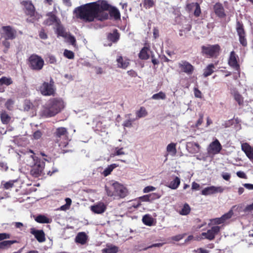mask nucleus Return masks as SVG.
Here are the masks:
<instances>
[{
	"label": "nucleus",
	"mask_w": 253,
	"mask_h": 253,
	"mask_svg": "<svg viewBox=\"0 0 253 253\" xmlns=\"http://www.w3.org/2000/svg\"><path fill=\"white\" fill-rule=\"evenodd\" d=\"M74 12L77 18L85 22H90L95 19L102 20L106 19L108 15L106 14L102 18L99 17L100 6L96 2L87 3L76 7Z\"/></svg>",
	"instance_id": "obj_1"
},
{
	"label": "nucleus",
	"mask_w": 253,
	"mask_h": 253,
	"mask_svg": "<svg viewBox=\"0 0 253 253\" xmlns=\"http://www.w3.org/2000/svg\"><path fill=\"white\" fill-rule=\"evenodd\" d=\"M64 107V102L62 99L58 98H51L43 105L41 111V115L45 118L54 117L60 113Z\"/></svg>",
	"instance_id": "obj_2"
},
{
	"label": "nucleus",
	"mask_w": 253,
	"mask_h": 253,
	"mask_svg": "<svg viewBox=\"0 0 253 253\" xmlns=\"http://www.w3.org/2000/svg\"><path fill=\"white\" fill-rule=\"evenodd\" d=\"M31 157L34 162L30 171L31 174L35 177H38L42 173L45 166L44 162L42 160H39L34 155H31Z\"/></svg>",
	"instance_id": "obj_3"
},
{
	"label": "nucleus",
	"mask_w": 253,
	"mask_h": 253,
	"mask_svg": "<svg viewBox=\"0 0 253 253\" xmlns=\"http://www.w3.org/2000/svg\"><path fill=\"white\" fill-rule=\"evenodd\" d=\"M220 49L218 44L203 45L202 46V52L209 57H216L218 55Z\"/></svg>",
	"instance_id": "obj_4"
},
{
	"label": "nucleus",
	"mask_w": 253,
	"mask_h": 253,
	"mask_svg": "<svg viewBox=\"0 0 253 253\" xmlns=\"http://www.w3.org/2000/svg\"><path fill=\"white\" fill-rule=\"evenodd\" d=\"M30 67L35 70H40L42 69L43 64V60L37 55H32L29 58Z\"/></svg>",
	"instance_id": "obj_5"
},
{
	"label": "nucleus",
	"mask_w": 253,
	"mask_h": 253,
	"mask_svg": "<svg viewBox=\"0 0 253 253\" xmlns=\"http://www.w3.org/2000/svg\"><path fill=\"white\" fill-rule=\"evenodd\" d=\"M54 82L51 80L50 83L44 82L41 85L40 90L41 93L44 96L54 95L55 93V88L54 86Z\"/></svg>",
	"instance_id": "obj_6"
},
{
	"label": "nucleus",
	"mask_w": 253,
	"mask_h": 253,
	"mask_svg": "<svg viewBox=\"0 0 253 253\" xmlns=\"http://www.w3.org/2000/svg\"><path fill=\"white\" fill-rule=\"evenodd\" d=\"M1 36L5 40H13L17 36V31L10 26H3L1 28Z\"/></svg>",
	"instance_id": "obj_7"
},
{
	"label": "nucleus",
	"mask_w": 253,
	"mask_h": 253,
	"mask_svg": "<svg viewBox=\"0 0 253 253\" xmlns=\"http://www.w3.org/2000/svg\"><path fill=\"white\" fill-rule=\"evenodd\" d=\"M236 30L239 36L240 43L244 46L247 45L246 38V33L242 23L237 20L236 25Z\"/></svg>",
	"instance_id": "obj_8"
},
{
	"label": "nucleus",
	"mask_w": 253,
	"mask_h": 253,
	"mask_svg": "<svg viewBox=\"0 0 253 253\" xmlns=\"http://www.w3.org/2000/svg\"><path fill=\"white\" fill-rule=\"evenodd\" d=\"M112 187L115 191V197L124 198L127 194V190L123 185L116 182L112 184Z\"/></svg>",
	"instance_id": "obj_9"
},
{
	"label": "nucleus",
	"mask_w": 253,
	"mask_h": 253,
	"mask_svg": "<svg viewBox=\"0 0 253 253\" xmlns=\"http://www.w3.org/2000/svg\"><path fill=\"white\" fill-rule=\"evenodd\" d=\"M220 229V227L218 226H213L211 229L207 231V232H203L202 236L204 237L205 238L209 240H213L215 236L218 234Z\"/></svg>",
	"instance_id": "obj_10"
},
{
	"label": "nucleus",
	"mask_w": 253,
	"mask_h": 253,
	"mask_svg": "<svg viewBox=\"0 0 253 253\" xmlns=\"http://www.w3.org/2000/svg\"><path fill=\"white\" fill-rule=\"evenodd\" d=\"M239 57L236 54L234 51L230 52L228 60L229 65L237 71L239 69V64H238Z\"/></svg>",
	"instance_id": "obj_11"
},
{
	"label": "nucleus",
	"mask_w": 253,
	"mask_h": 253,
	"mask_svg": "<svg viewBox=\"0 0 253 253\" xmlns=\"http://www.w3.org/2000/svg\"><path fill=\"white\" fill-rule=\"evenodd\" d=\"M179 67L181 71L187 75H191L194 71V67L189 62L185 61H181L179 63Z\"/></svg>",
	"instance_id": "obj_12"
},
{
	"label": "nucleus",
	"mask_w": 253,
	"mask_h": 253,
	"mask_svg": "<svg viewBox=\"0 0 253 253\" xmlns=\"http://www.w3.org/2000/svg\"><path fill=\"white\" fill-rule=\"evenodd\" d=\"M67 131L65 127H59L56 129L55 133L56 141L58 142L61 139H66L67 137Z\"/></svg>",
	"instance_id": "obj_13"
},
{
	"label": "nucleus",
	"mask_w": 253,
	"mask_h": 253,
	"mask_svg": "<svg viewBox=\"0 0 253 253\" xmlns=\"http://www.w3.org/2000/svg\"><path fill=\"white\" fill-rule=\"evenodd\" d=\"M221 149V145L217 139L211 142L209 148V152L212 154L218 153Z\"/></svg>",
	"instance_id": "obj_14"
},
{
	"label": "nucleus",
	"mask_w": 253,
	"mask_h": 253,
	"mask_svg": "<svg viewBox=\"0 0 253 253\" xmlns=\"http://www.w3.org/2000/svg\"><path fill=\"white\" fill-rule=\"evenodd\" d=\"M47 15L48 18L44 21L45 25L49 26L53 24L59 25L60 23V20L53 13L50 12Z\"/></svg>",
	"instance_id": "obj_15"
},
{
	"label": "nucleus",
	"mask_w": 253,
	"mask_h": 253,
	"mask_svg": "<svg viewBox=\"0 0 253 253\" xmlns=\"http://www.w3.org/2000/svg\"><path fill=\"white\" fill-rule=\"evenodd\" d=\"M186 149L191 154H196L199 152L200 146L194 142H189L186 144Z\"/></svg>",
	"instance_id": "obj_16"
},
{
	"label": "nucleus",
	"mask_w": 253,
	"mask_h": 253,
	"mask_svg": "<svg viewBox=\"0 0 253 253\" xmlns=\"http://www.w3.org/2000/svg\"><path fill=\"white\" fill-rule=\"evenodd\" d=\"M241 148L250 160H253V147L247 143H245L242 144Z\"/></svg>",
	"instance_id": "obj_17"
},
{
	"label": "nucleus",
	"mask_w": 253,
	"mask_h": 253,
	"mask_svg": "<svg viewBox=\"0 0 253 253\" xmlns=\"http://www.w3.org/2000/svg\"><path fill=\"white\" fill-rule=\"evenodd\" d=\"M187 8L189 11L194 10V14L195 16L198 17L201 14V8L199 4L197 2H192L187 4Z\"/></svg>",
	"instance_id": "obj_18"
},
{
	"label": "nucleus",
	"mask_w": 253,
	"mask_h": 253,
	"mask_svg": "<svg viewBox=\"0 0 253 253\" xmlns=\"http://www.w3.org/2000/svg\"><path fill=\"white\" fill-rule=\"evenodd\" d=\"M30 232L35 236L39 242H43L45 241V235L42 230H38L33 228L31 229Z\"/></svg>",
	"instance_id": "obj_19"
},
{
	"label": "nucleus",
	"mask_w": 253,
	"mask_h": 253,
	"mask_svg": "<svg viewBox=\"0 0 253 253\" xmlns=\"http://www.w3.org/2000/svg\"><path fill=\"white\" fill-rule=\"evenodd\" d=\"M214 11L216 15L220 18H223L226 16L224 9L222 4L216 3L213 7Z\"/></svg>",
	"instance_id": "obj_20"
},
{
	"label": "nucleus",
	"mask_w": 253,
	"mask_h": 253,
	"mask_svg": "<svg viewBox=\"0 0 253 253\" xmlns=\"http://www.w3.org/2000/svg\"><path fill=\"white\" fill-rule=\"evenodd\" d=\"M106 206L103 203H99L91 207V210L96 213L100 214L105 211Z\"/></svg>",
	"instance_id": "obj_21"
},
{
	"label": "nucleus",
	"mask_w": 253,
	"mask_h": 253,
	"mask_svg": "<svg viewBox=\"0 0 253 253\" xmlns=\"http://www.w3.org/2000/svg\"><path fill=\"white\" fill-rule=\"evenodd\" d=\"M118 67L123 69H126L129 64V60L123 58L122 56H119L117 59Z\"/></svg>",
	"instance_id": "obj_22"
},
{
	"label": "nucleus",
	"mask_w": 253,
	"mask_h": 253,
	"mask_svg": "<svg viewBox=\"0 0 253 253\" xmlns=\"http://www.w3.org/2000/svg\"><path fill=\"white\" fill-rule=\"evenodd\" d=\"M87 238V236L84 232H80L76 237L75 241L77 243L84 245L86 243Z\"/></svg>",
	"instance_id": "obj_23"
},
{
	"label": "nucleus",
	"mask_w": 253,
	"mask_h": 253,
	"mask_svg": "<svg viewBox=\"0 0 253 253\" xmlns=\"http://www.w3.org/2000/svg\"><path fill=\"white\" fill-rule=\"evenodd\" d=\"M24 6L27 14L31 16H33L35 13V7L32 3L29 1H25Z\"/></svg>",
	"instance_id": "obj_24"
},
{
	"label": "nucleus",
	"mask_w": 253,
	"mask_h": 253,
	"mask_svg": "<svg viewBox=\"0 0 253 253\" xmlns=\"http://www.w3.org/2000/svg\"><path fill=\"white\" fill-rule=\"evenodd\" d=\"M150 49L148 47H144L140 51L139 54V57L142 60H146L149 58V52Z\"/></svg>",
	"instance_id": "obj_25"
},
{
	"label": "nucleus",
	"mask_w": 253,
	"mask_h": 253,
	"mask_svg": "<svg viewBox=\"0 0 253 253\" xmlns=\"http://www.w3.org/2000/svg\"><path fill=\"white\" fill-rule=\"evenodd\" d=\"M215 69L214 65L213 64H210L207 66L204 70L203 76L205 77H207L212 74L214 70Z\"/></svg>",
	"instance_id": "obj_26"
},
{
	"label": "nucleus",
	"mask_w": 253,
	"mask_h": 253,
	"mask_svg": "<svg viewBox=\"0 0 253 253\" xmlns=\"http://www.w3.org/2000/svg\"><path fill=\"white\" fill-rule=\"evenodd\" d=\"M118 248L113 245H107L106 248L102 250V253H117Z\"/></svg>",
	"instance_id": "obj_27"
},
{
	"label": "nucleus",
	"mask_w": 253,
	"mask_h": 253,
	"mask_svg": "<svg viewBox=\"0 0 253 253\" xmlns=\"http://www.w3.org/2000/svg\"><path fill=\"white\" fill-rule=\"evenodd\" d=\"M180 183V180L178 177H175L169 184L168 187L172 189H176Z\"/></svg>",
	"instance_id": "obj_28"
},
{
	"label": "nucleus",
	"mask_w": 253,
	"mask_h": 253,
	"mask_svg": "<svg viewBox=\"0 0 253 253\" xmlns=\"http://www.w3.org/2000/svg\"><path fill=\"white\" fill-rule=\"evenodd\" d=\"M17 241L16 240H8V241H4L0 242V249H4L6 248H8L10 247L12 244L17 243Z\"/></svg>",
	"instance_id": "obj_29"
},
{
	"label": "nucleus",
	"mask_w": 253,
	"mask_h": 253,
	"mask_svg": "<svg viewBox=\"0 0 253 253\" xmlns=\"http://www.w3.org/2000/svg\"><path fill=\"white\" fill-rule=\"evenodd\" d=\"M0 119L3 124H7L11 118L5 111H2L0 113Z\"/></svg>",
	"instance_id": "obj_30"
},
{
	"label": "nucleus",
	"mask_w": 253,
	"mask_h": 253,
	"mask_svg": "<svg viewBox=\"0 0 253 253\" xmlns=\"http://www.w3.org/2000/svg\"><path fill=\"white\" fill-rule=\"evenodd\" d=\"M167 151L172 156H174L176 153V144L174 143L169 144L167 147Z\"/></svg>",
	"instance_id": "obj_31"
},
{
	"label": "nucleus",
	"mask_w": 253,
	"mask_h": 253,
	"mask_svg": "<svg viewBox=\"0 0 253 253\" xmlns=\"http://www.w3.org/2000/svg\"><path fill=\"white\" fill-rule=\"evenodd\" d=\"M35 220L39 223H49L50 222V220L44 215H39L37 216Z\"/></svg>",
	"instance_id": "obj_32"
},
{
	"label": "nucleus",
	"mask_w": 253,
	"mask_h": 253,
	"mask_svg": "<svg viewBox=\"0 0 253 253\" xmlns=\"http://www.w3.org/2000/svg\"><path fill=\"white\" fill-rule=\"evenodd\" d=\"M160 197L157 194L153 193L149 195H144L141 197L143 201L148 202L150 200L158 199Z\"/></svg>",
	"instance_id": "obj_33"
},
{
	"label": "nucleus",
	"mask_w": 253,
	"mask_h": 253,
	"mask_svg": "<svg viewBox=\"0 0 253 253\" xmlns=\"http://www.w3.org/2000/svg\"><path fill=\"white\" fill-rule=\"evenodd\" d=\"M118 165L117 164H114L109 166L107 168H106L103 172V174L105 176H108L109 174L111 173L112 170L117 167Z\"/></svg>",
	"instance_id": "obj_34"
},
{
	"label": "nucleus",
	"mask_w": 253,
	"mask_h": 253,
	"mask_svg": "<svg viewBox=\"0 0 253 253\" xmlns=\"http://www.w3.org/2000/svg\"><path fill=\"white\" fill-rule=\"evenodd\" d=\"M137 118L145 117L147 115V112L144 107H141L140 109L136 112Z\"/></svg>",
	"instance_id": "obj_35"
},
{
	"label": "nucleus",
	"mask_w": 253,
	"mask_h": 253,
	"mask_svg": "<svg viewBox=\"0 0 253 253\" xmlns=\"http://www.w3.org/2000/svg\"><path fill=\"white\" fill-rule=\"evenodd\" d=\"M130 114H127L125 116V117L127 119L124 121V122L123 124V126L125 127H131L132 126V123L134 121V120H132L130 118Z\"/></svg>",
	"instance_id": "obj_36"
},
{
	"label": "nucleus",
	"mask_w": 253,
	"mask_h": 253,
	"mask_svg": "<svg viewBox=\"0 0 253 253\" xmlns=\"http://www.w3.org/2000/svg\"><path fill=\"white\" fill-rule=\"evenodd\" d=\"M232 93L233 94L235 100L240 105H242L243 103V98L242 97V95L236 90H234Z\"/></svg>",
	"instance_id": "obj_37"
},
{
	"label": "nucleus",
	"mask_w": 253,
	"mask_h": 253,
	"mask_svg": "<svg viewBox=\"0 0 253 253\" xmlns=\"http://www.w3.org/2000/svg\"><path fill=\"white\" fill-rule=\"evenodd\" d=\"M191 211V208L189 205L186 203L184 205L183 208L180 211L179 213L180 214L183 215H186L188 214Z\"/></svg>",
	"instance_id": "obj_38"
},
{
	"label": "nucleus",
	"mask_w": 253,
	"mask_h": 253,
	"mask_svg": "<svg viewBox=\"0 0 253 253\" xmlns=\"http://www.w3.org/2000/svg\"><path fill=\"white\" fill-rule=\"evenodd\" d=\"M213 194H214L213 186L206 187L202 191V194L203 195L206 196Z\"/></svg>",
	"instance_id": "obj_39"
},
{
	"label": "nucleus",
	"mask_w": 253,
	"mask_h": 253,
	"mask_svg": "<svg viewBox=\"0 0 253 253\" xmlns=\"http://www.w3.org/2000/svg\"><path fill=\"white\" fill-rule=\"evenodd\" d=\"M166 98V94L163 91H160L158 93L154 94L152 96V99L154 100H164Z\"/></svg>",
	"instance_id": "obj_40"
},
{
	"label": "nucleus",
	"mask_w": 253,
	"mask_h": 253,
	"mask_svg": "<svg viewBox=\"0 0 253 253\" xmlns=\"http://www.w3.org/2000/svg\"><path fill=\"white\" fill-rule=\"evenodd\" d=\"M142 221L145 225L151 226L153 223V218L149 215H145L143 217Z\"/></svg>",
	"instance_id": "obj_41"
},
{
	"label": "nucleus",
	"mask_w": 253,
	"mask_h": 253,
	"mask_svg": "<svg viewBox=\"0 0 253 253\" xmlns=\"http://www.w3.org/2000/svg\"><path fill=\"white\" fill-rule=\"evenodd\" d=\"M108 38L113 42H116L119 40V35L117 32H114L113 33L109 34Z\"/></svg>",
	"instance_id": "obj_42"
},
{
	"label": "nucleus",
	"mask_w": 253,
	"mask_h": 253,
	"mask_svg": "<svg viewBox=\"0 0 253 253\" xmlns=\"http://www.w3.org/2000/svg\"><path fill=\"white\" fill-rule=\"evenodd\" d=\"M233 214L234 212L232 209L230 210L228 212L224 214L222 216L224 222L230 219L233 215Z\"/></svg>",
	"instance_id": "obj_43"
},
{
	"label": "nucleus",
	"mask_w": 253,
	"mask_h": 253,
	"mask_svg": "<svg viewBox=\"0 0 253 253\" xmlns=\"http://www.w3.org/2000/svg\"><path fill=\"white\" fill-rule=\"evenodd\" d=\"M12 83V82L10 78L2 77L0 79V86L3 84L8 85L11 84Z\"/></svg>",
	"instance_id": "obj_44"
},
{
	"label": "nucleus",
	"mask_w": 253,
	"mask_h": 253,
	"mask_svg": "<svg viewBox=\"0 0 253 253\" xmlns=\"http://www.w3.org/2000/svg\"><path fill=\"white\" fill-rule=\"evenodd\" d=\"M154 5V1L153 0H144L143 2V6L146 9L152 7Z\"/></svg>",
	"instance_id": "obj_45"
},
{
	"label": "nucleus",
	"mask_w": 253,
	"mask_h": 253,
	"mask_svg": "<svg viewBox=\"0 0 253 253\" xmlns=\"http://www.w3.org/2000/svg\"><path fill=\"white\" fill-rule=\"evenodd\" d=\"M33 105L30 101L26 100L24 103V109L25 111H28L33 107Z\"/></svg>",
	"instance_id": "obj_46"
},
{
	"label": "nucleus",
	"mask_w": 253,
	"mask_h": 253,
	"mask_svg": "<svg viewBox=\"0 0 253 253\" xmlns=\"http://www.w3.org/2000/svg\"><path fill=\"white\" fill-rule=\"evenodd\" d=\"M64 55L66 58L70 59H73L74 57V53L72 51L67 49L64 50Z\"/></svg>",
	"instance_id": "obj_47"
},
{
	"label": "nucleus",
	"mask_w": 253,
	"mask_h": 253,
	"mask_svg": "<svg viewBox=\"0 0 253 253\" xmlns=\"http://www.w3.org/2000/svg\"><path fill=\"white\" fill-rule=\"evenodd\" d=\"M125 153L123 151V148H116L114 153L112 154L113 156H119L121 155H125Z\"/></svg>",
	"instance_id": "obj_48"
},
{
	"label": "nucleus",
	"mask_w": 253,
	"mask_h": 253,
	"mask_svg": "<svg viewBox=\"0 0 253 253\" xmlns=\"http://www.w3.org/2000/svg\"><path fill=\"white\" fill-rule=\"evenodd\" d=\"M68 42L70 43L72 45L75 46H76V39L72 35H69L67 38Z\"/></svg>",
	"instance_id": "obj_49"
},
{
	"label": "nucleus",
	"mask_w": 253,
	"mask_h": 253,
	"mask_svg": "<svg viewBox=\"0 0 253 253\" xmlns=\"http://www.w3.org/2000/svg\"><path fill=\"white\" fill-rule=\"evenodd\" d=\"M14 104V101L12 99H8L5 103V107L8 109L11 110L12 105Z\"/></svg>",
	"instance_id": "obj_50"
},
{
	"label": "nucleus",
	"mask_w": 253,
	"mask_h": 253,
	"mask_svg": "<svg viewBox=\"0 0 253 253\" xmlns=\"http://www.w3.org/2000/svg\"><path fill=\"white\" fill-rule=\"evenodd\" d=\"M213 188L214 194L217 193H222L224 190V188L221 186L216 187L213 186Z\"/></svg>",
	"instance_id": "obj_51"
},
{
	"label": "nucleus",
	"mask_w": 253,
	"mask_h": 253,
	"mask_svg": "<svg viewBox=\"0 0 253 253\" xmlns=\"http://www.w3.org/2000/svg\"><path fill=\"white\" fill-rule=\"evenodd\" d=\"M212 221L213 222H214V223L215 224H220L224 223L223 220L222 216L219 218H214V219H212Z\"/></svg>",
	"instance_id": "obj_52"
},
{
	"label": "nucleus",
	"mask_w": 253,
	"mask_h": 253,
	"mask_svg": "<svg viewBox=\"0 0 253 253\" xmlns=\"http://www.w3.org/2000/svg\"><path fill=\"white\" fill-rule=\"evenodd\" d=\"M10 237V235L9 234L2 233H0V241L6 239H9Z\"/></svg>",
	"instance_id": "obj_53"
},
{
	"label": "nucleus",
	"mask_w": 253,
	"mask_h": 253,
	"mask_svg": "<svg viewBox=\"0 0 253 253\" xmlns=\"http://www.w3.org/2000/svg\"><path fill=\"white\" fill-rule=\"evenodd\" d=\"M236 174L240 178H245V179L247 178V176L244 171H238L237 172Z\"/></svg>",
	"instance_id": "obj_54"
},
{
	"label": "nucleus",
	"mask_w": 253,
	"mask_h": 253,
	"mask_svg": "<svg viewBox=\"0 0 253 253\" xmlns=\"http://www.w3.org/2000/svg\"><path fill=\"white\" fill-rule=\"evenodd\" d=\"M155 187L152 186H149L145 187L143 189V192L144 193H148L151 191H153L155 190Z\"/></svg>",
	"instance_id": "obj_55"
},
{
	"label": "nucleus",
	"mask_w": 253,
	"mask_h": 253,
	"mask_svg": "<svg viewBox=\"0 0 253 253\" xmlns=\"http://www.w3.org/2000/svg\"><path fill=\"white\" fill-rule=\"evenodd\" d=\"M221 176L222 178L226 181L229 180L231 178V174L227 172H223L221 174Z\"/></svg>",
	"instance_id": "obj_56"
},
{
	"label": "nucleus",
	"mask_w": 253,
	"mask_h": 253,
	"mask_svg": "<svg viewBox=\"0 0 253 253\" xmlns=\"http://www.w3.org/2000/svg\"><path fill=\"white\" fill-rule=\"evenodd\" d=\"M194 95L196 97L200 98L202 97V93L198 88H194Z\"/></svg>",
	"instance_id": "obj_57"
},
{
	"label": "nucleus",
	"mask_w": 253,
	"mask_h": 253,
	"mask_svg": "<svg viewBox=\"0 0 253 253\" xmlns=\"http://www.w3.org/2000/svg\"><path fill=\"white\" fill-rule=\"evenodd\" d=\"M13 186V182L12 181H8L4 184V188L6 189H9L12 188Z\"/></svg>",
	"instance_id": "obj_58"
},
{
	"label": "nucleus",
	"mask_w": 253,
	"mask_h": 253,
	"mask_svg": "<svg viewBox=\"0 0 253 253\" xmlns=\"http://www.w3.org/2000/svg\"><path fill=\"white\" fill-rule=\"evenodd\" d=\"M199 116H200V118L198 119V120L197 121V123L196 124V126H200L203 121V117H204L203 115L202 114H200L199 115Z\"/></svg>",
	"instance_id": "obj_59"
},
{
	"label": "nucleus",
	"mask_w": 253,
	"mask_h": 253,
	"mask_svg": "<svg viewBox=\"0 0 253 253\" xmlns=\"http://www.w3.org/2000/svg\"><path fill=\"white\" fill-rule=\"evenodd\" d=\"M48 61L51 64H54L56 62V59L54 56L49 55L48 57Z\"/></svg>",
	"instance_id": "obj_60"
},
{
	"label": "nucleus",
	"mask_w": 253,
	"mask_h": 253,
	"mask_svg": "<svg viewBox=\"0 0 253 253\" xmlns=\"http://www.w3.org/2000/svg\"><path fill=\"white\" fill-rule=\"evenodd\" d=\"M42 136V133L40 130L35 131L33 134L34 138L36 139H39Z\"/></svg>",
	"instance_id": "obj_61"
},
{
	"label": "nucleus",
	"mask_w": 253,
	"mask_h": 253,
	"mask_svg": "<svg viewBox=\"0 0 253 253\" xmlns=\"http://www.w3.org/2000/svg\"><path fill=\"white\" fill-rule=\"evenodd\" d=\"M183 237H184L183 235L179 234V235H176V236H174L172 237V239L173 240H174V241H179L181 239H182L183 238Z\"/></svg>",
	"instance_id": "obj_62"
},
{
	"label": "nucleus",
	"mask_w": 253,
	"mask_h": 253,
	"mask_svg": "<svg viewBox=\"0 0 253 253\" xmlns=\"http://www.w3.org/2000/svg\"><path fill=\"white\" fill-rule=\"evenodd\" d=\"M243 186L248 190H253V184L250 183H245Z\"/></svg>",
	"instance_id": "obj_63"
},
{
	"label": "nucleus",
	"mask_w": 253,
	"mask_h": 253,
	"mask_svg": "<svg viewBox=\"0 0 253 253\" xmlns=\"http://www.w3.org/2000/svg\"><path fill=\"white\" fill-rule=\"evenodd\" d=\"M197 253H209V251L202 248L198 249L195 251Z\"/></svg>",
	"instance_id": "obj_64"
}]
</instances>
